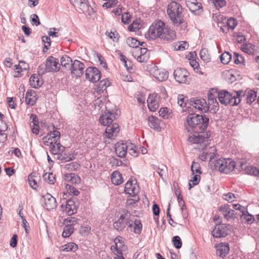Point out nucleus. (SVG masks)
I'll return each mask as SVG.
<instances>
[{
  "label": "nucleus",
  "instance_id": "nucleus-49",
  "mask_svg": "<svg viewBox=\"0 0 259 259\" xmlns=\"http://www.w3.org/2000/svg\"><path fill=\"white\" fill-rule=\"evenodd\" d=\"M132 227H134V232L136 234H140L142 229V225L139 220H135Z\"/></svg>",
  "mask_w": 259,
  "mask_h": 259
},
{
  "label": "nucleus",
  "instance_id": "nucleus-28",
  "mask_svg": "<svg viewBox=\"0 0 259 259\" xmlns=\"http://www.w3.org/2000/svg\"><path fill=\"white\" fill-rule=\"evenodd\" d=\"M76 154H75L74 152L70 151L66 152L65 151L61 152L58 154L56 156L57 159L59 160H65V161H71L74 159L76 157Z\"/></svg>",
  "mask_w": 259,
  "mask_h": 259
},
{
  "label": "nucleus",
  "instance_id": "nucleus-42",
  "mask_svg": "<svg viewBox=\"0 0 259 259\" xmlns=\"http://www.w3.org/2000/svg\"><path fill=\"white\" fill-rule=\"evenodd\" d=\"M73 227L71 225L68 224H67V225H65L62 232V235L63 237L67 238L69 237L73 232Z\"/></svg>",
  "mask_w": 259,
  "mask_h": 259
},
{
  "label": "nucleus",
  "instance_id": "nucleus-45",
  "mask_svg": "<svg viewBox=\"0 0 259 259\" xmlns=\"http://www.w3.org/2000/svg\"><path fill=\"white\" fill-rule=\"evenodd\" d=\"M110 81L107 79H103L101 80L97 87V92H103V91L106 89V88L109 86Z\"/></svg>",
  "mask_w": 259,
  "mask_h": 259
},
{
  "label": "nucleus",
  "instance_id": "nucleus-12",
  "mask_svg": "<svg viewBox=\"0 0 259 259\" xmlns=\"http://www.w3.org/2000/svg\"><path fill=\"white\" fill-rule=\"evenodd\" d=\"M190 102L192 106L202 112H207L208 111L207 102L203 98H194L191 99Z\"/></svg>",
  "mask_w": 259,
  "mask_h": 259
},
{
  "label": "nucleus",
  "instance_id": "nucleus-58",
  "mask_svg": "<svg viewBox=\"0 0 259 259\" xmlns=\"http://www.w3.org/2000/svg\"><path fill=\"white\" fill-rule=\"evenodd\" d=\"M66 189L68 193L71 195L77 196L79 193V192L76 188L71 185H66Z\"/></svg>",
  "mask_w": 259,
  "mask_h": 259
},
{
  "label": "nucleus",
  "instance_id": "nucleus-38",
  "mask_svg": "<svg viewBox=\"0 0 259 259\" xmlns=\"http://www.w3.org/2000/svg\"><path fill=\"white\" fill-rule=\"evenodd\" d=\"M246 172L249 175L259 177V168L253 165L246 166L244 168Z\"/></svg>",
  "mask_w": 259,
  "mask_h": 259
},
{
  "label": "nucleus",
  "instance_id": "nucleus-20",
  "mask_svg": "<svg viewBox=\"0 0 259 259\" xmlns=\"http://www.w3.org/2000/svg\"><path fill=\"white\" fill-rule=\"evenodd\" d=\"M124 191L129 196L134 197L139 193V187L136 184H133L132 181H128L125 185Z\"/></svg>",
  "mask_w": 259,
  "mask_h": 259
},
{
  "label": "nucleus",
  "instance_id": "nucleus-10",
  "mask_svg": "<svg viewBox=\"0 0 259 259\" xmlns=\"http://www.w3.org/2000/svg\"><path fill=\"white\" fill-rule=\"evenodd\" d=\"M85 75L87 79L92 82H97L101 77V72L94 67H89L86 69Z\"/></svg>",
  "mask_w": 259,
  "mask_h": 259
},
{
  "label": "nucleus",
  "instance_id": "nucleus-59",
  "mask_svg": "<svg viewBox=\"0 0 259 259\" xmlns=\"http://www.w3.org/2000/svg\"><path fill=\"white\" fill-rule=\"evenodd\" d=\"M215 7L217 9L222 8L226 5L225 0H211Z\"/></svg>",
  "mask_w": 259,
  "mask_h": 259
},
{
  "label": "nucleus",
  "instance_id": "nucleus-25",
  "mask_svg": "<svg viewBox=\"0 0 259 259\" xmlns=\"http://www.w3.org/2000/svg\"><path fill=\"white\" fill-rule=\"evenodd\" d=\"M187 6L189 10L194 13L201 10L202 11V7L200 3L197 2V0H186Z\"/></svg>",
  "mask_w": 259,
  "mask_h": 259
},
{
  "label": "nucleus",
  "instance_id": "nucleus-41",
  "mask_svg": "<svg viewBox=\"0 0 259 259\" xmlns=\"http://www.w3.org/2000/svg\"><path fill=\"white\" fill-rule=\"evenodd\" d=\"M61 65L66 68H70L72 63V59L68 56L65 55L60 59Z\"/></svg>",
  "mask_w": 259,
  "mask_h": 259
},
{
  "label": "nucleus",
  "instance_id": "nucleus-50",
  "mask_svg": "<svg viewBox=\"0 0 259 259\" xmlns=\"http://www.w3.org/2000/svg\"><path fill=\"white\" fill-rule=\"evenodd\" d=\"M200 56L202 60L206 62H209L210 57L208 50L206 49H202L200 52Z\"/></svg>",
  "mask_w": 259,
  "mask_h": 259
},
{
  "label": "nucleus",
  "instance_id": "nucleus-4",
  "mask_svg": "<svg viewBox=\"0 0 259 259\" xmlns=\"http://www.w3.org/2000/svg\"><path fill=\"white\" fill-rule=\"evenodd\" d=\"M167 13L172 23L175 25L182 24L184 28L186 27V23L184 20L183 8L178 3L170 2L167 7Z\"/></svg>",
  "mask_w": 259,
  "mask_h": 259
},
{
  "label": "nucleus",
  "instance_id": "nucleus-43",
  "mask_svg": "<svg viewBox=\"0 0 259 259\" xmlns=\"http://www.w3.org/2000/svg\"><path fill=\"white\" fill-rule=\"evenodd\" d=\"M44 180L50 184H54L56 182L55 175L52 172L46 173L43 175Z\"/></svg>",
  "mask_w": 259,
  "mask_h": 259
},
{
  "label": "nucleus",
  "instance_id": "nucleus-47",
  "mask_svg": "<svg viewBox=\"0 0 259 259\" xmlns=\"http://www.w3.org/2000/svg\"><path fill=\"white\" fill-rule=\"evenodd\" d=\"M193 177L192 179L190 180L189 183V189L190 190L193 186L197 185L200 180V176L198 175H193Z\"/></svg>",
  "mask_w": 259,
  "mask_h": 259
},
{
  "label": "nucleus",
  "instance_id": "nucleus-11",
  "mask_svg": "<svg viewBox=\"0 0 259 259\" xmlns=\"http://www.w3.org/2000/svg\"><path fill=\"white\" fill-rule=\"evenodd\" d=\"M60 69L58 59L53 56L49 57L46 61L45 71L57 72Z\"/></svg>",
  "mask_w": 259,
  "mask_h": 259
},
{
  "label": "nucleus",
  "instance_id": "nucleus-53",
  "mask_svg": "<svg viewBox=\"0 0 259 259\" xmlns=\"http://www.w3.org/2000/svg\"><path fill=\"white\" fill-rule=\"evenodd\" d=\"M241 218L243 221H244L245 222H247L248 224L252 223L254 220L253 215L249 214H246L245 212L242 213Z\"/></svg>",
  "mask_w": 259,
  "mask_h": 259
},
{
  "label": "nucleus",
  "instance_id": "nucleus-26",
  "mask_svg": "<svg viewBox=\"0 0 259 259\" xmlns=\"http://www.w3.org/2000/svg\"><path fill=\"white\" fill-rule=\"evenodd\" d=\"M153 70L154 71V76L159 81H163L167 79L168 75L166 71L164 70H160L156 66L153 67Z\"/></svg>",
  "mask_w": 259,
  "mask_h": 259
},
{
  "label": "nucleus",
  "instance_id": "nucleus-30",
  "mask_svg": "<svg viewBox=\"0 0 259 259\" xmlns=\"http://www.w3.org/2000/svg\"><path fill=\"white\" fill-rule=\"evenodd\" d=\"M241 50L242 52L250 55H254L257 52L256 47L250 43L242 45Z\"/></svg>",
  "mask_w": 259,
  "mask_h": 259
},
{
  "label": "nucleus",
  "instance_id": "nucleus-36",
  "mask_svg": "<svg viewBox=\"0 0 259 259\" xmlns=\"http://www.w3.org/2000/svg\"><path fill=\"white\" fill-rule=\"evenodd\" d=\"M153 170H155L159 175V176L163 179V177H165L167 173V167L164 165L159 166L156 165H152Z\"/></svg>",
  "mask_w": 259,
  "mask_h": 259
},
{
  "label": "nucleus",
  "instance_id": "nucleus-46",
  "mask_svg": "<svg viewBox=\"0 0 259 259\" xmlns=\"http://www.w3.org/2000/svg\"><path fill=\"white\" fill-rule=\"evenodd\" d=\"M80 167V164L76 162H72L65 165L64 168L69 171H75Z\"/></svg>",
  "mask_w": 259,
  "mask_h": 259
},
{
  "label": "nucleus",
  "instance_id": "nucleus-18",
  "mask_svg": "<svg viewBox=\"0 0 259 259\" xmlns=\"http://www.w3.org/2000/svg\"><path fill=\"white\" fill-rule=\"evenodd\" d=\"M219 211L222 213L224 217L227 220L230 221L234 219L236 214L235 210L231 209L229 205H222L219 207Z\"/></svg>",
  "mask_w": 259,
  "mask_h": 259
},
{
  "label": "nucleus",
  "instance_id": "nucleus-40",
  "mask_svg": "<svg viewBox=\"0 0 259 259\" xmlns=\"http://www.w3.org/2000/svg\"><path fill=\"white\" fill-rule=\"evenodd\" d=\"M226 27H224L226 31L231 29L233 30L237 25V22L236 19L234 18H230L225 21Z\"/></svg>",
  "mask_w": 259,
  "mask_h": 259
},
{
  "label": "nucleus",
  "instance_id": "nucleus-61",
  "mask_svg": "<svg viewBox=\"0 0 259 259\" xmlns=\"http://www.w3.org/2000/svg\"><path fill=\"white\" fill-rule=\"evenodd\" d=\"M140 25L139 23L137 21H134L128 26V29L130 31H136L140 28Z\"/></svg>",
  "mask_w": 259,
  "mask_h": 259
},
{
  "label": "nucleus",
  "instance_id": "nucleus-3",
  "mask_svg": "<svg viewBox=\"0 0 259 259\" xmlns=\"http://www.w3.org/2000/svg\"><path fill=\"white\" fill-rule=\"evenodd\" d=\"M116 119L115 113L111 112H105L100 117V122L104 126H107L104 136L108 139H112L116 136L119 133V128L117 123L112 122Z\"/></svg>",
  "mask_w": 259,
  "mask_h": 259
},
{
  "label": "nucleus",
  "instance_id": "nucleus-44",
  "mask_svg": "<svg viewBox=\"0 0 259 259\" xmlns=\"http://www.w3.org/2000/svg\"><path fill=\"white\" fill-rule=\"evenodd\" d=\"M220 61L224 64H227L231 60L232 55L229 52H225L220 56Z\"/></svg>",
  "mask_w": 259,
  "mask_h": 259
},
{
  "label": "nucleus",
  "instance_id": "nucleus-62",
  "mask_svg": "<svg viewBox=\"0 0 259 259\" xmlns=\"http://www.w3.org/2000/svg\"><path fill=\"white\" fill-rule=\"evenodd\" d=\"M77 219L74 217H68L64 220V224L67 225V224H70L73 227V225L77 223Z\"/></svg>",
  "mask_w": 259,
  "mask_h": 259
},
{
  "label": "nucleus",
  "instance_id": "nucleus-37",
  "mask_svg": "<svg viewBox=\"0 0 259 259\" xmlns=\"http://www.w3.org/2000/svg\"><path fill=\"white\" fill-rule=\"evenodd\" d=\"M64 180L65 181L70 182L72 184H78L80 181L79 177L72 173L64 175Z\"/></svg>",
  "mask_w": 259,
  "mask_h": 259
},
{
  "label": "nucleus",
  "instance_id": "nucleus-13",
  "mask_svg": "<svg viewBox=\"0 0 259 259\" xmlns=\"http://www.w3.org/2000/svg\"><path fill=\"white\" fill-rule=\"evenodd\" d=\"M84 65L79 60H75L70 67L71 74L76 77H80L83 74Z\"/></svg>",
  "mask_w": 259,
  "mask_h": 259
},
{
  "label": "nucleus",
  "instance_id": "nucleus-5",
  "mask_svg": "<svg viewBox=\"0 0 259 259\" xmlns=\"http://www.w3.org/2000/svg\"><path fill=\"white\" fill-rule=\"evenodd\" d=\"M60 137V133L59 131H54L49 133L46 136H45L42 141L44 144L47 145H50L51 153L56 156L61 152H64L65 147L60 143H58Z\"/></svg>",
  "mask_w": 259,
  "mask_h": 259
},
{
  "label": "nucleus",
  "instance_id": "nucleus-17",
  "mask_svg": "<svg viewBox=\"0 0 259 259\" xmlns=\"http://www.w3.org/2000/svg\"><path fill=\"white\" fill-rule=\"evenodd\" d=\"M218 98L217 94H214L209 93L208 95V102L207 106L208 107V111H212L213 112H216L219 109V103L217 101V98Z\"/></svg>",
  "mask_w": 259,
  "mask_h": 259
},
{
  "label": "nucleus",
  "instance_id": "nucleus-7",
  "mask_svg": "<svg viewBox=\"0 0 259 259\" xmlns=\"http://www.w3.org/2000/svg\"><path fill=\"white\" fill-rule=\"evenodd\" d=\"M119 214L118 220L113 223L114 228L118 231H122L126 226L131 228L133 224L131 223V213L127 210L123 209L119 212Z\"/></svg>",
  "mask_w": 259,
  "mask_h": 259
},
{
  "label": "nucleus",
  "instance_id": "nucleus-63",
  "mask_svg": "<svg viewBox=\"0 0 259 259\" xmlns=\"http://www.w3.org/2000/svg\"><path fill=\"white\" fill-rule=\"evenodd\" d=\"M178 104L181 107H185L186 105L185 98L183 95H179L178 97Z\"/></svg>",
  "mask_w": 259,
  "mask_h": 259
},
{
  "label": "nucleus",
  "instance_id": "nucleus-56",
  "mask_svg": "<svg viewBox=\"0 0 259 259\" xmlns=\"http://www.w3.org/2000/svg\"><path fill=\"white\" fill-rule=\"evenodd\" d=\"M234 61L236 64H242L244 62L243 57L238 53L235 52L234 53Z\"/></svg>",
  "mask_w": 259,
  "mask_h": 259
},
{
  "label": "nucleus",
  "instance_id": "nucleus-1",
  "mask_svg": "<svg viewBox=\"0 0 259 259\" xmlns=\"http://www.w3.org/2000/svg\"><path fill=\"white\" fill-rule=\"evenodd\" d=\"M209 122V118L205 115L190 114L185 122V130L190 133L188 141L195 144V149H204L209 144L208 139L210 137L209 132H205Z\"/></svg>",
  "mask_w": 259,
  "mask_h": 259
},
{
  "label": "nucleus",
  "instance_id": "nucleus-23",
  "mask_svg": "<svg viewBox=\"0 0 259 259\" xmlns=\"http://www.w3.org/2000/svg\"><path fill=\"white\" fill-rule=\"evenodd\" d=\"M158 98L156 95L151 94L147 99V103L149 109L151 111H156L159 107Z\"/></svg>",
  "mask_w": 259,
  "mask_h": 259
},
{
  "label": "nucleus",
  "instance_id": "nucleus-33",
  "mask_svg": "<svg viewBox=\"0 0 259 259\" xmlns=\"http://www.w3.org/2000/svg\"><path fill=\"white\" fill-rule=\"evenodd\" d=\"M161 121L156 117L151 116L148 118L149 125L154 130L159 131Z\"/></svg>",
  "mask_w": 259,
  "mask_h": 259
},
{
  "label": "nucleus",
  "instance_id": "nucleus-22",
  "mask_svg": "<svg viewBox=\"0 0 259 259\" xmlns=\"http://www.w3.org/2000/svg\"><path fill=\"white\" fill-rule=\"evenodd\" d=\"M213 21L218 24V27L220 28L221 31L223 33H227L224 27H226L225 21L226 19L224 16L220 13H215L213 15Z\"/></svg>",
  "mask_w": 259,
  "mask_h": 259
},
{
  "label": "nucleus",
  "instance_id": "nucleus-15",
  "mask_svg": "<svg viewBox=\"0 0 259 259\" xmlns=\"http://www.w3.org/2000/svg\"><path fill=\"white\" fill-rule=\"evenodd\" d=\"M128 141H119L115 145V151L119 157H124L127 152Z\"/></svg>",
  "mask_w": 259,
  "mask_h": 259
},
{
  "label": "nucleus",
  "instance_id": "nucleus-34",
  "mask_svg": "<svg viewBox=\"0 0 259 259\" xmlns=\"http://www.w3.org/2000/svg\"><path fill=\"white\" fill-rule=\"evenodd\" d=\"M111 180L112 183L115 185H119L123 181L122 175L118 171H114L112 172Z\"/></svg>",
  "mask_w": 259,
  "mask_h": 259
},
{
  "label": "nucleus",
  "instance_id": "nucleus-21",
  "mask_svg": "<svg viewBox=\"0 0 259 259\" xmlns=\"http://www.w3.org/2000/svg\"><path fill=\"white\" fill-rule=\"evenodd\" d=\"M216 149L214 147H210L205 149L204 151L202 152L199 156L200 159L203 161L206 160L207 157H209L210 160L213 159L216 155Z\"/></svg>",
  "mask_w": 259,
  "mask_h": 259
},
{
  "label": "nucleus",
  "instance_id": "nucleus-6",
  "mask_svg": "<svg viewBox=\"0 0 259 259\" xmlns=\"http://www.w3.org/2000/svg\"><path fill=\"white\" fill-rule=\"evenodd\" d=\"M242 93L243 91L239 90L234 91L232 93L227 91H222L217 94L218 98L222 104L225 105L230 104L231 106H236L241 102V96Z\"/></svg>",
  "mask_w": 259,
  "mask_h": 259
},
{
  "label": "nucleus",
  "instance_id": "nucleus-64",
  "mask_svg": "<svg viewBox=\"0 0 259 259\" xmlns=\"http://www.w3.org/2000/svg\"><path fill=\"white\" fill-rule=\"evenodd\" d=\"M224 199L229 202H233L234 201L235 198L236 197L235 196L234 194L232 193H228L227 194H225L224 195Z\"/></svg>",
  "mask_w": 259,
  "mask_h": 259
},
{
  "label": "nucleus",
  "instance_id": "nucleus-52",
  "mask_svg": "<svg viewBox=\"0 0 259 259\" xmlns=\"http://www.w3.org/2000/svg\"><path fill=\"white\" fill-rule=\"evenodd\" d=\"M127 151L130 155L134 157H137L138 156V152L137 151L136 146L129 141Z\"/></svg>",
  "mask_w": 259,
  "mask_h": 259
},
{
  "label": "nucleus",
  "instance_id": "nucleus-31",
  "mask_svg": "<svg viewBox=\"0 0 259 259\" xmlns=\"http://www.w3.org/2000/svg\"><path fill=\"white\" fill-rule=\"evenodd\" d=\"M39 177L36 173L32 172L30 174L28 178V180L30 186L33 189H36L38 185L37 181L39 180Z\"/></svg>",
  "mask_w": 259,
  "mask_h": 259
},
{
  "label": "nucleus",
  "instance_id": "nucleus-2",
  "mask_svg": "<svg viewBox=\"0 0 259 259\" xmlns=\"http://www.w3.org/2000/svg\"><path fill=\"white\" fill-rule=\"evenodd\" d=\"M145 36L149 40L160 38L167 41L174 40L176 35L175 31L171 29L161 20H157L150 26Z\"/></svg>",
  "mask_w": 259,
  "mask_h": 259
},
{
  "label": "nucleus",
  "instance_id": "nucleus-57",
  "mask_svg": "<svg viewBox=\"0 0 259 259\" xmlns=\"http://www.w3.org/2000/svg\"><path fill=\"white\" fill-rule=\"evenodd\" d=\"M172 242L176 248L179 249L182 247V243L179 236H176L172 238Z\"/></svg>",
  "mask_w": 259,
  "mask_h": 259
},
{
  "label": "nucleus",
  "instance_id": "nucleus-14",
  "mask_svg": "<svg viewBox=\"0 0 259 259\" xmlns=\"http://www.w3.org/2000/svg\"><path fill=\"white\" fill-rule=\"evenodd\" d=\"M42 202L44 207L47 210L53 209L57 206L55 198L49 193H47L43 196Z\"/></svg>",
  "mask_w": 259,
  "mask_h": 259
},
{
  "label": "nucleus",
  "instance_id": "nucleus-8",
  "mask_svg": "<svg viewBox=\"0 0 259 259\" xmlns=\"http://www.w3.org/2000/svg\"><path fill=\"white\" fill-rule=\"evenodd\" d=\"M235 162L231 159H219L215 161L214 167L221 172L228 174L234 170Z\"/></svg>",
  "mask_w": 259,
  "mask_h": 259
},
{
  "label": "nucleus",
  "instance_id": "nucleus-29",
  "mask_svg": "<svg viewBox=\"0 0 259 259\" xmlns=\"http://www.w3.org/2000/svg\"><path fill=\"white\" fill-rule=\"evenodd\" d=\"M36 92L32 90H28L26 93L25 102L27 104L33 106L36 101Z\"/></svg>",
  "mask_w": 259,
  "mask_h": 259
},
{
  "label": "nucleus",
  "instance_id": "nucleus-35",
  "mask_svg": "<svg viewBox=\"0 0 259 259\" xmlns=\"http://www.w3.org/2000/svg\"><path fill=\"white\" fill-rule=\"evenodd\" d=\"M30 85L33 88H38L42 84V80H40L39 75L33 74L30 78Z\"/></svg>",
  "mask_w": 259,
  "mask_h": 259
},
{
  "label": "nucleus",
  "instance_id": "nucleus-48",
  "mask_svg": "<svg viewBox=\"0 0 259 259\" xmlns=\"http://www.w3.org/2000/svg\"><path fill=\"white\" fill-rule=\"evenodd\" d=\"M126 43L131 48H138L141 45L139 40L133 37H128L126 39Z\"/></svg>",
  "mask_w": 259,
  "mask_h": 259
},
{
  "label": "nucleus",
  "instance_id": "nucleus-24",
  "mask_svg": "<svg viewBox=\"0 0 259 259\" xmlns=\"http://www.w3.org/2000/svg\"><path fill=\"white\" fill-rule=\"evenodd\" d=\"M77 205L73 199H70L66 201L65 212L68 215H71L77 212Z\"/></svg>",
  "mask_w": 259,
  "mask_h": 259
},
{
  "label": "nucleus",
  "instance_id": "nucleus-16",
  "mask_svg": "<svg viewBox=\"0 0 259 259\" xmlns=\"http://www.w3.org/2000/svg\"><path fill=\"white\" fill-rule=\"evenodd\" d=\"M189 73L184 68H177L174 72V75L176 80L180 83H186L187 80Z\"/></svg>",
  "mask_w": 259,
  "mask_h": 259
},
{
  "label": "nucleus",
  "instance_id": "nucleus-55",
  "mask_svg": "<svg viewBox=\"0 0 259 259\" xmlns=\"http://www.w3.org/2000/svg\"><path fill=\"white\" fill-rule=\"evenodd\" d=\"M189 45L186 41H180L176 45V50L183 51L188 48Z\"/></svg>",
  "mask_w": 259,
  "mask_h": 259
},
{
  "label": "nucleus",
  "instance_id": "nucleus-27",
  "mask_svg": "<svg viewBox=\"0 0 259 259\" xmlns=\"http://www.w3.org/2000/svg\"><path fill=\"white\" fill-rule=\"evenodd\" d=\"M216 248L217 254L221 257H225L228 253L230 250L228 243H221Z\"/></svg>",
  "mask_w": 259,
  "mask_h": 259
},
{
  "label": "nucleus",
  "instance_id": "nucleus-54",
  "mask_svg": "<svg viewBox=\"0 0 259 259\" xmlns=\"http://www.w3.org/2000/svg\"><path fill=\"white\" fill-rule=\"evenodd\" d=\"M159 115L165 119H168L170 117V113L167 108H161L159 111Z\"/></svg>",
  "mask_w": 259,
  "mask_h": 259
},
{
  "label": "nucleus",
  "instance_id": "nucleus-60",
  "mask_svg": "<svg viewBox=\"0 0 259 259\" xmlns=\"http://www.w3.org/2000/svg\"><path fill=\"white\" fill-rule=\"evenodd\" d=\"M131 15L128 12L124 13L121 16V21L124 24H128L131 21Z\"/></svg>",
  "mask_w": 259,
  "mask_h": 259
},
{
  "label": "nucleus",
  "instance_id": "nucleus-39",
  "mask_svg": "<svg viewBox=\"0 0 259 259\" xmlns=\"http://www.w3.org/2000/svg\"><path fill=\"white\" fill-rule=\"evenodd\" d=\"M78 248V246L73 242H69L61 246V250L63 251H75Z\"/></svg>",
  "mask_w": 259,
  "mask_h": 259
},
{
  "label": "nucleus",
  "instance_id": "nucleus-32",
  "mask_svg": "<svg viewBox=\"0 0 259 259\" xmlns=\"http://www.w3.org/2000/svg\"><path fill=\"white\" fill-rule=\"evenodd\" d=\"M242 96L246 97L247 103L251 104L255 101L256 98V93L255 92L252 90H246L244 92L243 91V93L241 96V98Z\"/></svg>",
  "mask_w": 259,
  "mask_h": 259
},
{
  "label": "nucleus",
  "instance_id": "nucleus-19",
  "mask_svg": "<svg viewBox=\"0 0 259 259\" xmlns=\"http://www.w3.org/2000/svg\"><path fill=\"white\" fill-rule=\"evenodd\" d=\"M115 245L111 246V250L114 254H122V249L124 246V242L122 238L118 236L114 240Z\"/></svg>",
  "mask_w": 259,
  "mask_h": 259
},
{
  "label": "nucleus",
  "instance_id": "nucleus-9",
  "mask_svg": "<svg viewBox=\"0 0 259 259\" xmlns=\"http://www.w3.org/2000/svg\"><path fill=\"white\" fill-rule=\"evenodd\" d=\"M230 225L225 224L215 225L211 232L212 235L215 238L225 237L230 231Z\"/></svg>",
  "mask_w": 259,
  "mask_h": 259
},
{
  "label": "nucleus",
  "instance_id": "nucleus-51",
  "mask_svg": "<svg viewBox=\"0 0 259 259\" xmlns=\"http://www.w3.org/2000/svg\"><path fill=\"white\" fill-rule=\"evenodd\" d=\"M191 169L193 175L195 174H201L200 165V164L198 162L193 161L191 165Z\"/></svg>",
  "mask_w": 259,
  "mask_h": 259
}]
</instances>
